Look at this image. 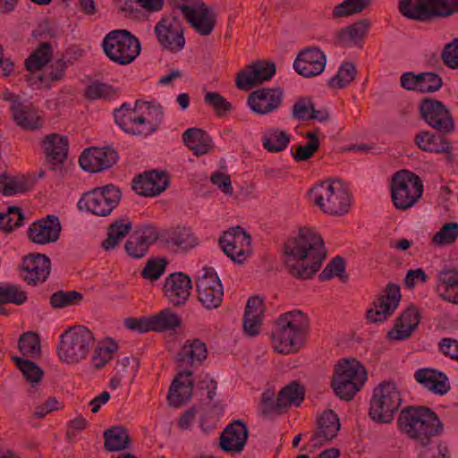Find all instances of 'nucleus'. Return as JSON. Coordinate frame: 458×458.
<instances>
[{"mask_svg": "<svg viewBox=\"0 0 458 458\" xmlns=\"http://www.w3.org/2000/svg\"><path fill=\"white\" fill-rule=\"evenodd\" d=\"M397 425L402 434L412 439L422 450L421 458H446L448 448L445 442L439 440L435 448L429 445L432 438L443 432V423L430 408L426 406H407L403 408L397 419Z\"/></svg>", "mask_w": 458, "mask_h": 458, "instance_id": "f257e3e1", "label": "nucleus"}, {"mask_svg": "<svg viewBox=\"0 0 458 458\" xmlns=\"http://www.w3.org/2000/svg\"><path fill=\"white\" fill-rule=\"evenodd\" d=\"M284 264L289 273L300 279H309L320 268L327 258L323 238L314 229L301 228L297 236L284 244Z\"/></svg>", "mask_w": 458, "mask_h": 458, "instance_id": "f03ea898", "label": "nucleus"}, {"mask_svg": "<svg viewBox=\"0 0 458 458\" xmlns=\"http://www.w3.org/2000/svg\"><path fill=\"white\" fill-rule=\"evenodd\" d=\"M310 319L301 310H293L279 316L272 332L275 351L282 354L299 351L309 336Z\"/></svg>", "mask_w": 458, "mask_h": 458, "instance_id": "7ed1b4c3", "label": "nucleus"}, {"mask_svg": "<svg viewBox=\"0 0 458 458\" xmlns=\"http://www.w3.org/2000/svg\"><path fill=\"white\" fill-rule=\"evenodd\" d=\"M309 198L330 216H343L352 205V194L339 180H328L315 185L310 190Z\"/></svg>", "mask_w": 458, "mask_h": 458, "instance_id": "20e7f679", "label": "nucleus"}, {"mask_svg": "<svg viewBox=\"0 0 458 458\" xmlns=\"http://www.w3.org/2000/svg\"><path fill=\"white\" fill-rule=\"evenodd\" d=\"M399 12L421 22L449 18L458 13V0H400Z\"/></svg>", "mask_w": 458, "mask_h": 458, "instance_id": "39448f33", "label": "nucleus"}, {"mask_svg": "<svg viewBox=\"0 0 458 458\" xmlns=\"http://www.w3.org/2000/svg\"><path fill=\"white\" fill-rule=\"evenodd\" d=\"M94 336L84 326L70 327L60 335L57 345L59 360L67 364H77L85 360L94 344Z\"/></svg>", "mask_w": 458, "mask_h": 458, "instance_id": "423d86ee", "label": "nucleus"}, {"mask_svg": "<svg viewBox=\"0 0 458 458\" xmlns=\"http://www.w3.org/2000/svg\"><path fill=\"white\" fill-rule=\"evenodd\" d=\"M390 192L394 208L406 210L421 198L423 183L415 173L401 169L391 177Z\"/></svg>", "mask_w": 458, "mask_h": 458, "instance_id": "0eeeda50", "label": "nucleus"}, {"mask_svg": "<svg viewBox=\"0 0 458 458\" xmlns=\"http://www.w3.org/2000/svg\"><path fill=\"white\" fill-rule=\"evenodd\" d=\"M102 46L106 56L120 65L132 63L141 49L139 39L126 30L110 31L104 38Z\"/></svg>", "mask_w": 458, "mask_h": 458, "instance_id": "6e6552de", "label": "nucleus"}, {"mask_svg": "<svg viewBox=\"0 0 458 458\" xmlns=\"http://www.w3.org/2000/svg\"><path fill=\"white\" fill-rule=\"evenodd\" d=\"M401 403V394L395 384L392 381L381 382L373 390L369 415L376 422L390 423Z\"/></svg>", "mask_w": 458, "mask_h": 458, "instance_id": "1a4fd4ad", "label": "nucleus"}, {"mask_svg": "<svg viewBox=\"0 0 458 458\" xmlns=\"http://www.w3.org/2000/svg\"><path fill=\"white\" fill-rule=\"evenodd\" d=\"M118 187L108 184L86 192L77 203L79 209H85L93 215L106 216L116 208L121 200Z\"/></svg>", "mask_w": 458, "mask_h": 458, "instance_id": "9d476101", "label": "nucleus"}, {"mask_svg": "<svg viewBox=\"0 0 458 458\" xmlns=\"http://www.w3.org/2000/svg\"><path fill=\"white\" fill-rule=\"evenodd\" d=\"M218 242L224 253L235 263H242L250 253L251 237L240 225L225 231Z\"/></svg>", "mask_w": 458, "mask_h": 458, "instance_id": "9b49d317", "label": "nucleus"}, {"mask_svg": "<svg viewBox=\"0 0 458 458\" xmlns=\"http://www.w3.org/2000/svg\"><path fill=\"white\" fill-rule=\"evenodd\" d=\"M154 32L163 49L179 53L185 46L182 21L175 16L163 17L155 26Z\"/></svg>", "mask_w": 458, "mask_h": 458, "instance_id": "f8f14e48", "label": "nucleus"}, {"mask_svg": "<svg viewBox=\"0 0 458 458\" xmlns=\"http://www.w3.org/2000/svg\"><path fill=\"white\" fill-rule=\"evenodd\" d=\"M420 116L430 127L442 133L454 130V123L448 108L439 100L424 98L420 104Z\"/></svg>", "mask_w": 458, "mask_h": 458, "instance_id": "ddd939ff", "label": "nucleus"}, {"mask_svg": "<svg viewBox=\"0 0 458 458\" xmlns=\"http://www.w3.org/2000/svg\"><path fill=\"white\" fill-rule=\"evenodd\" d=\"M198 300L208 310L217 309L224 296L221 281L213 269H207L196 279Z\"/></svg>", "mask_w": 458, "mask_h": 458, "instance_id": "4468645a", "label": "nucleus"}, {"mask_svg": "<svg viewBox=\"0 0 458 458\" xmlns=\"http://www.w3.org/2000/svg\"><path fill=\"white\" fill-rule=\"evenodd\" d=\"M114 118L115 123L126 133L147 137L151 134L154 128L147 123V118L140 114L135 108H131V104L123 103L119 108L114 109Z\"/></svg>", "mask_w": 458, "mask_h": 458, "instance_id": "2eb2a0df", "label": "nucleus"}, {"mask_svg": "<svg viewBox=\"0 0 458 458\" xmlns=\"http://www.w3.org/2000/svg\"><path fill=\"white\" fill-rule=\"evenodd\" d=\"M401 301V291L398 284L388 283L385 294L378 295L374 301V308L366 312V318L372 323L383 322L388 319Z\"/></svg>", "mask_w": 458, "mask_h": 458, "instance_id": "dca6fc26", "label": "nucleus"}, {"mask_svg": "<svg viewBox=\"0 0 458 458\" xmlns=\"http://www.w3.org/2000/svg\"><path fill=\"white\" fill-rule=\"evenodd\" d=\"M340 421L337 414L333 410L325 411L318 419V428L310 437V445H303L301 450L313 452L330 443L340 430Z\"/></svg>", "mask_w": 458, "mask_h": 458, "instance_id": "f3484780", "label": "nucleus"}, {"mask_svg": "<svg viewBox=\"0 0 458 458\" xmlns=\"http://www.w3.org/2000/svg\"><path fill=\"white\" fill-rule=\"evenodd\" d=\"M117 160L118 154L114 148L91 147L81 154L79 164L85 171L98 173L110 168Z\"/></svg>", "mask_w": 458, "mask_h": 458, "instance_id": "a211bd4d", "label": "nucleus"}, {"mask_svg": "<svg viewBox=\"0 0 458 458\" xmlns=\"http://www.w3.org/2000/svg\"><path fill=\"white\" fill-rule=\"evenodd\" d=\"M207 346L204 342L195 338L187 340L177 354V366L180 376L191 377V367L199 366L207 359Z\"/></svg>", "mask_w": 458, "mask_h": 458, "instance_id": "6ab92c4d", "label": "nucleus"}, {"mask_svg": "<svg viewBox=\"0 0 458 458\" xmlns=\"http://www.w3.org/2000/svg\"><path fill=\"white\" fill-rule=\"evenodd\" d=\"M276 73L274 63L257 61L240 71L235 79L236 87L242 90H250L254 86L269 81Z\"/></svg>", "mask_w": 458, "mask_h": 458, "instance_id": "aec40b11", "label": "nucleus"}, {"mask_svg": "<svg viewBox=\"0 0 458 458\" xmlns=\"http://www.w3.org/2000/svg\"><path fill=\"white\" fill-rule=\"evenodd\" d=\"M326 64L327 57L324 52L317 47H310L300 51L293 63V68L298 74L311 78L321 74Z\"/></svg>", "mask_w": 458, "mask_h": 458, "instance_id": "412c9836", "label": "nucleus"}, {"mask_svg": "<svg viewBox=\"0 0 458 458\" xmlns=\"http://www.w3.org/2000/svg\"><path fill=\"white\" fill-rule=\"evenodd\" d=\"M284 91L280 88H263L254 90L247 99L250 108L258 114H268L279 108Z\"/></svg>", "mask_w": 458, "mask_h": 458, "instance_id": "4be33fe9", "label": "nucleus"}, {"mask_svg": "<svg viewBox=\"0 0 458 458\" xmlns=\"http://www.w3.org/2000/svg\"><path fill=\"white\" fill-rule=\"evenodd\" d=\"M40 145L49 168L55 170L64 165L68 157L69 142L66 136L58 133L46 135Z\"/></svg>", "mask_w": 458, "mask_h": 458, "instance_id": "5701e85b", "label": "nucleus"}, {"mask_svg": "<svg viewBox=\"0 0 458 458\" xmlns=\"http://www.w3.org/2000/svg\"><path fill=\"white\" fill-rule=\"evenodd\" d=\"M61 232V224L55 215H48L45 218L32 223L28 231V238L37 244H48L58 240Z\"/></svg>", "mask_w": 458, "mask_h": 458, "instance_id": "b1692460", "label": "nucleus"}, {"mask_svg": "<svg viewBox=\"0 0 458 458\" xmlns=\"http://www.w3.org/2000/svg\"><path fill=\"white\" fill-rule=\"evenodd\" d=\"M23 279L28 284L37 285L47 280L50 274V259L45 254H29L21 265Z\"/></svg>", "mask_w": 458, "mask_h": 458, "instance_id": "393cba45", "label": "nucleus"}, {"mask_svg": "<svg viewBox=\"0 0 458 458\" xmlns=\"http://www.w3.org/2000/svg\"><path fill=\"white\" fill-rule=\"evenodd\" d=\"M191 288V277L182 272L170 274L164 283L165 295L174 306H181L186 302Z\"/></svg>", "mask_w": 458, "mask_h": 458, "instance_id": "a878e982", "label": "nucleus"}, {"mask_svg": "<svg viewBox=\"0 0 458 458\" xmlns=\"http://www.w3.org/2000/svg\"><path fill=\"white\" fill-rule=\"evenodd\" d=\"M169 182V176L165 172L152 170L134 178L132 188L141 196L152 197L164 191L168 187Z\"/></svg>", "mask_w": 458, "mask_h": 458, "instance_id": "bb28decb", "label": "nucleus"}, {"mask_svg": "<svg viewBox=\"0 0 458 458\" xmlns=\"http://www.w3.org/2000/svg\"><path fill=\"white\" fill-rule=\"evenodd\" d=\"M249 431L246 424L240 420L229 423L220 435L219 445L224 452L241 453L247 442Z\"/></svg>", "mask_w": 458, "mask_h": 458, "instance_id": "cd10ccee", "label": "nucleus"}, {"mask_svg": "<svg viewBox=\"0 0 458 458\" xmlns=\"http://www.w3.org/2000/svg\"><path fill=\"white\" fill-rule=\"evenodd\" d=\"M159 238L157 229L152 225L144 226L140 232L131 234L124 244L128 256L141 259L148 252L149 246Z\"/></svg>", "mask_w": 458, "mask_h": 458, "instance_id": "c85d7f7f", "label": "nucleus"}, {"mask_svg": "<svg viewBox=\"0 0 458 458\" xmlns=\"http://www.w3.org/2000/svg\"><path fill=\"white\" fill-rule=\"evenodd\" d=\"M414 379L435 394L444 395L450 390L447 376L432 368H421L415 371Z\"/></svg>", "mask_w": 458, "mask_h": 458, "instance_id": "c756f323", "label": "nucleus"}, {"mask_svg": "<svg viewBox=\"0 0 458 458\" xmlns=\"http://www.w3.org/2000/svg\"><path fill=\"white\" fill-rule=\"evenodd\" d=\"M163 241L175 250L188 251L198 245V238L189 227H176L162 234Z\"/></svg>", "mask_w": 458, "mask_h": 458, "instance_id": "7c9ffc66", "label": "nucleus"}, {"mask_svg": "<svg viewBox=\"0 0 458 458\" xmlns=\"http://www.w3.org/2000/svg\"><path fill=\"white\" fill-rule=\"evenodd\" d=\"M184 144L197 157L208 153L213 145L212 139L208 132L199 128H189L182 133Z\"/></svg>", "mask_w": 458, "mask_h": 458, "instance_id": "2f4dec72", "label": "nucleus"}, {"mask_svg": "<svg viewBox=\"0 0 458 458\" xmlns=\"http://www.w3.org/2000/svg\"><path fill=\"white\" fill-rule=\"evenodd\" d=\"M191 377L180 376V371L178 372L177 377L171 384L167 395V400L171 405L178 407L191 398L193 382Z\"/></svg>", "mask_w": 458, "mask_h": 458, "instance_id": "473e14b6", "label": "nucleus"}, {"mask_svg": "<svg viewBox=\"0 0 458 458\" xmlns=\"http://www.w3.org/2000/svg\"><path fill=\"white\" fill-rule=\"evenodd\" d=\"M333 377H340L342 379H348L356 382L367 380V371L363 365L355 359H342L335 366Z\"/></svg>", "mask_w": 458, "mask_h": 458, "instance_id": "72a5a7b5", "label": "nucleus"}, {"mask_svg": "<svg viewBox=\"0 0 458 458\" xmlns=\"http://www.w3.org/2000/svg\"><path fill=\"white\" fill-rule=\"evenodd\" d=\"M305 399V388L298 381H292L278 393V407L283 408L284 413L293 405L298 407Z\"/></svg>", "mask_w": 458, "mask_h": 458, "instance_id": "f704fd0d", "label": "nucleus"}, {"mask_svg": "<svg viewBox=\"0 0 458 458\" xmlns=\"http://www.w3.org/2000/svg\"><path fill=\"white\" fill-rule=\"evenodd\" d=\"M10 111L15 123L25 130H34L39 127V119L32 113L30 107L21 100H13Z\"/></svg>", "mask_w": 458, "mask_h": 458, "instance_id": "c9c22d12", "label": "nucleus"}, {"mask_svg": "<svg viewBox=\"0 0 458 458\" xmlns=\"http://www.w3.org/2000/svg\"><path fill=\"white\" fill-rule=\"evenodd\" d=\"M369 25L367 20H360L342 29L336 37L337 43L343 47L356 45L367 34Z\"/></svg>", "mask_w": 458, "mask_h": 458, "instance_id": "e433bc0d", "label": "nucleus"}, {"mask_svg": "<svg viewBox=\"0 0 458 458\" xmlns=\"http://www.w3.org/2000/svg\"><path fill=\"white\" fill-rule=\"evenodd\" d=\"M414 142L423 151L445 153L450 150V143L443 135H435L429 131L418 133Z\"/></svg>", "mask_w": 458, "mask_h": 458, "instance_id": "4c0bfd02", "label": "nucleus"}, {"mask_svg": "<svg viewBox=\"0 0 458 458\" xmlns=\"http://www.w3.org/2000/svg\"><path fill=\"white\" fill-rule=\"evenodd\" d=\"M104 447L108 452H116L129 447L130 437L123 427H112L104 431Z\"/></svg>", "mask_w": 458, "mask_h": 458, "instance_id": "58836bf2", "label": "nucleus"}, {"mask_svg": "<svg viewBox=\"0 0 458 458\" xmlns=\"http://www.w3.org/2000/svg\"><path fill=\"white\" fill-rule=\"evenodd\" d=\"M262 147L270 153L284 151L290 143V135L278 128H271L262 136Z\"/></svg>", "mask_w": 458, "mask_h": 458, "instance_id": "ea45409f", "label": "nucleus"}, {"mask_svg": "<svg viewBox=\"0 0 458 458\" xmlns=\"http://www.w3.org/2000/svg\"><path fill=\"white\" fill-rule=\"evenodd\" d=\"M53 48L48 41H44L29 55L24 64L28 71H39L51 60Z\"/></svg>", "mask_w": 458, "mask_h": 458, "instance_id": "a19ab883", "label": "nucleus"}, {"mask_svg": "<svg viewBox=\"0 0 458 458\" xmlns=\"http://www.w3.org/2000/svg\"><path fill=\"white\" fill-rule=\"evenodd\" d=\"M151 325L155 332L175 330L182 325V318L171 309L166 308L151 316Z\"/></svg>", "mask_w": 458, "mask_h": 458, "instance_id": "79ce46f5", "label": "nucleus"}, {"mask_svg": "<svg viewBox=\"0 0 458 458\" xmlns=\"http://www.w3.org/2000/svg\"><path fill=\"white\" fill-rule=\"evenodd\" d=\"M131 229V223L128 218L116 220L107 229V237L102 242V247L106 250L114 249Z\"/></svg>", "mask_w": 458, "mask_h": 458, "instance_id": "37998d69", "label": "nucleus"}, {"mask_svg": "<svg viewBox=\"0 0 458 458\" xmlns=\"http://www.w3.org/2000/svg\"><path fill=\"white\" fill-rule=\"evenodd\" d=\"M12 360L15 362L18 369L22 372L24 377L31 384L38 383L43 376V370L33 361L25 360L18 356H13ZM38 389L32 385L28 390L30 395L36 394Z\"/></svg>", "mask_w": 458, "mask_h": 458, "instance_id": "c03bdc74", "label": "nucleus"}, {"mask_svg": "<svg viewBox=\"0 0 458 458\" xmlns=\"http://www.w3.org/2000/svg\"><path fill=\"white\" fill-rule=\"evenodd\" d=\"M28 296L21 286L17 284H7L0 286V314L8 315L4 305L6 303H13L15 305H21L26 302Z\"/></svg>", "mask_w": 458, "mask_h": 458, "instance_id": "a18cd8bd", "label": "nucleus"}, {"mask_svg": "<svg viewBox=\"0 0 458 458\" xmlns=\"http://www.w3.org/2000/svg\"><path fill=\"white\" fill-rule=\"evenodd\" d=\"M29 183L24 176H13L5 173L0 174V192L4 196H13L29 191Z\"/></svg>", "mask_w": 458, "mask_h": 458, "instance_id": "49530a36", "label": "nucleus"}, {"mask_svg": "<svg viewBox=\"0 0 458 458\" xmlns=\"http://www.w3.org/2000/svg\"><path fill=\"white\" fill-rule=\"evenodd\" d=\"M318 132L319 129L318 128L305 133V137L309 140L308 143L297 146L295 151L292 152L293 157L296 162L309 160L318 150L320 146Z\"/></svg>", "mask_w": 458, "mask_h": 458, "instance_id": "de8ad7c7", "label": "nucleus"}, {"mask_svg": "<svg viewBox=\"0 0 458 458\" xmlns=\"http://www.w3.org/2000/svg\"><path fill=\"white\" fill-rule=\"evenodd\" d=\"M118 350L117 344L111 338L100 342L96 347L92 362L96 369L104 368L114 357V352Z\"/></svg>", "mask_w": 458, "mask_h": 458, "instance_id": "09e8293b", "label": "nucleus"}, {"mask_svg": "<svg viewBox=\"0 0 458 458\" xmlns=\"http://www.w3.org/2000/svg\"><path fill=\"white\" fill-rule=\"evenodd\" d=\"M364 383L365 382L359 383V380L354 382L348 379H342L340 377H333L331 385L337 396L343 400L350 401L357 392L360 391Z\"/></svg>", "mask_w": 458, "mask_h": 458, "instance_id": "8fccbe9b", "label": "nucleus"}, {"mask_svg": "<svg viewBox=\"0 0 458 458\" xmlns=\"http://www.w3.org/2000/svg\"><path fill=\"white\" fill-rule=\"evenodd\" d=\"M356 74V66L352 63L344 62L338 72L328 80L327 85L332 89H344L355 79Z\"/></svg>", "mask_w": 458, "mask_h": 458, "instance_id": "3c124183", "label": "nucleus"}, {"mask_svg": "<svg viewBox=\"0 0 458 458\" xmlns=\"http://www.w3.org/2000/svg\"><path fill=\"white\" fill-rule=\"evenodd\" d=\"M345 267L344 259L341 256H336L329 261L319 274L318 278L324 282L337 276L343 283H345L349 278L345 273Z\"/></svg>", "mask_w": 458, "mask_h": 458, "instance_id": "603ef678", "label": "nucleus"}, {"mask_svg": "<svg viewBox=\"0 0 458 458\" xmlns=\"http://www.w3.org/2000/svg\"><path fill=\"white\" fill-rule=\"evenodd\" d=\"M18 348L23 356L38 358L41 352L40 338L34 332H27L20 336Z\"/></svg>", "mask_w": 458, "mask_h": 458, "instance_id": "864d4df0", "label": "nucleus"}, {"mask_svg": "<svg viewBox=\"0 0 458 458\" xmlns=\"http://www.w3.org/2000/svg\"><path fill=\"white\" fill-rule=\"evenodd\" d=\"M83 300L81 293L60 290L51 294L50 304L54 309H63L79 304Z\"/></svg>", "mask_w": 458, "mask_h": 458, "instance_id": "5fc2aeb1", "label": "nucleus"}, {"mask_svg": "<svg viewBox=\"0 0 458 458\" xmlns=\"http://www.w3.org/2000/svg\"><path fill=\"white\" fill-rule=\"evenodd\" d=\"M24 215L20 208L12 206L6 214L0 213V229L10 233L23 224Z\"/></svg>", "mask_w": 458, "mask_h": 458, "instance_id": "6e6d98bb", "label": "nucleus"}, {"mask_svg": "<svg viewBox=\"0 0 458 458\" xmlns=\"http://www.w3.org/2000/svg\"><path fill=\"white\" fill-rule=\"evenodd\" d=\"M371 0H344L333 10L334 17H344L361 13L370 4Z\"/></svg>", "mask_w": 458, "mask_h": 458, "instance_id": "4d7b16f0", "label": "nucleus"}, {"mask_svg": "<svg viewBox=\"0 0 458 458\" xmlns=\"http://www.w3.org/2000/svg\"><path fill=\"white\" fill-rule=\"evenodd\" d=\"M371 0H344L333 10L334 17H344L361 13L370 4Z\"/></svg>", "mask_w": 458, "mask_h": 458, "instance_id": "13d9d810", "label": "nucleus"}, {"mask_svg": "<svg viewBox=\"0 0 458 458\" xmlns=\"http://www.w3.org/2000/svg\"><path fill=\"white\" fill-rule=\"evenodd\" d=\"M116 96L117 91L115 89L108 84L99 81L90 83L85 90V97L92 100L99 98L111 99Z\"/></svg>", "mask_w": 458, "mask_h": 458, "instance_id": "bf43d9fd", "label": "nucleus"}, {"mask_svg": "<svg viewBox=\"0 0 458 458\" xmlns=\"http://www.w3.org/2000/svg\"><path fill=\"white\" fill-rule=\"evenodd\" d=\"M458 237V223L450 222L445 224L434 235L432 242L439 246L454 243Z\"/></svg>", "mask_w": 458, "mask_h": 458, "instance_id": "052dcab7", "label": "nucleus"}, {"mask_svg": "<svg viewBox=\"0 0 458 458\" xmlns=\"http://www.w3.org/2000/svg\"><path fill=\"white\" fill-rule=\"evenodd\" d=\"M398 318L399 320L401 322H404L408 327L405 334H402L400 333V331L397 332V335H399V338H409L411 335L412 332L417 328L421 318L418 309L415 308L414 306H410Z\"/></svg>", "mask_w": 458, "mask_h": 458, "instance_id": "680f3d73", "label": "nucleus"}, {"mask_svg": "<svg viewBox=\"0 0 458 458\" xmlns=\"http://www.w3.org/2000/svg\"><path fill=\"white\" fill-rule=\"evenodd\" d=\"M420 92L434 93L443 86L442 77L432 72L420 73Z\"/></svg>", "mask_w": 458, "mask_h": 458, "instance_id": "e2e57ef3", "label": "nucleus"}, {"mask_svg": "<svg viewBox=\"0 0 458 458\" xmlns=\"http://www.w3.org/2000/svg\"><path fill=\"white\" fill-rule=\"evenodd\" d=\"M204 101L214 109L218 116L224 115L233 109L232 104L217 92H208L204 97Z\"/></svg>", "mask_w": 458, "mask_h": 458, "instance_id": "0e129e2a", "label": "nucleus"}, {"mask_svg": "<svg viewBox=\"0 0 458 458\" xmlns=\"http://www.w3.org/2000/svg\"><path fill=\"white\" fill-rule=\"evenodd\" d=\"M441 58L445 65L451 69L458 68V38L447 43L442 51Z\"/></svg>", "mask_w": 458, "mask_h": 458, "instance_id": "69168bd1", "label": "nucleus"}, {"mask_svg": "<svg viewBox=\"0 0 458 458\" xmlns=\"http://www.w3.org/2000/svg\"><path fill=\"white\" fill-rule=\"evenodd\" d=\"M313 102L308 98L298 99L292 108V116L298 121L310 120Z\"/></svg>", "mask_w": 458, "mask_h": 458, "instance_id": "338daca9", "label": "nucleus"}, {"mask_svg": "<svg viewBox=\"0 0 458 458\" xmlns=\"http://www.w3.org/2000/svg\"><path fill=\"white\" fill-rule=\"evenodd\" d=\"M165 259L148 260L141 271V276L145 279L157 280L165 272L166 266Z\"/></svg>", "mask_w": 458, "mask_h": 458, "instance_id": "774afa93", "label": "nucleus"}]
</instances>
